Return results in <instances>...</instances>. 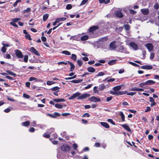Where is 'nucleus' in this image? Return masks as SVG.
Instances as JSON below:
<instances>
[{
    "mask_svg": "<svg viewBox=\"0 0 159 159\" xmlns=\"http://www.w3.org/2000/svg\"><path fill=\"white\" fill-rule=\"evenodd\" d=\"M59 89V88L57 86H56L54 87H53L52 89V90L54 91H58V90Z\"/></svg>",
    "mask_w": 159,
    "mask_h": 159,
    "instance_id": "44",
    "label": "nucleus"
},
{
    "mask_svg": "<svg viewBox=\"0 0 159 159\" xmlns=\"http://www.w3.org/2000/svg\"><path fill=\"white\" fill-rule=\"evenodd\" d=\"M138 88L134 87L133 88H131L129 89V90L130 91H137V90Z\"/></svg>",
    "mask_w": 159,
    "mask_h": 159,
    "instance_id": "51",
    "label": "nucleus"
},
{
    "mask_svg": "<svg viewBox=\"0 0 159 159\" xmlns=\"http://www.w3.org/2000/svg\"><path fill=\"white\" fill-rule=\"evenodd\" d=\"M116 61L115 60H111L109 61L108 63L110 65H112L115 64Z\"/></svg>",
    "mask_w": 159,
    "mask_h": 159,
    "instance_id": "41",
    "label": "nucleus"
},
{
    "mask_svg": "<svg viewBox=\"0 0 159 159\" xmlns=\"http://www.w3.org/2000/svg\"><path fill=\"white\" fill-rule=\"evenodd\" d=\"M136 93V92H130L127 93V95H128L133 96L135 95Z\"/></svg>",
    "mask_w": 159,
    "mask_h": 159,
    "instance_id": "50",
    "label": "nucleus"
},
{
    "mask_svg": "<svg viewBox=\"0 0 159 159\" xmlns=\"http://www.w3.org/2000/svg\"><path fill=\"white\" fill-rule=\"evenodd\" d=\"M82 81H83V80H81V79H80V80H73L70 81V82L72 83L76 84V83H79L81 82Z\"/></svg>",
    "mask_w": 159,
    "mask_h": 159,
    "instance_id": "25",
    "label": "nucleus"
},
{
    "mask_svg": "<svg viewBox=\"0 0 159 159\" xmlns=\"http://www.w3.org/2000/svg\"><path fill=\"white\" fill-rule=\"evenodd\" d=\"M119 115L121 116V118L122 121H125V116L123 112L122 111L120 112Z\"/></svg>",
    "mask_w": 159,
    "mask_h": 159,
    "instance_id": "27",
    "label": "nucleus"
},
{
    "mask_svg": "<svg viewBox=\"0 0 159 159\" xmlns=\"http://www.w3.org/2000/svg\"><path fill=\"white\" fill-rule=\"evenodd\" d=\"M49 15L48 14H45L43 15V20L45 21L48 18Z\"/></svg>",
    "mask_w": 159,
    "mask_h": 159,
    "instance_id": "26",
    "label": "nucleus"
},
{
    "mask_svg": "<svg viewBox=\"0 0 159 159\" xmlns=\"http://www.w3.org/2000/svg\"><path fill=\"white\" fill-rule=\"evenodd\" d=\"M30 51L37 56H39L40 55L38 52L33 47H31L30 48Z\"/></svg>",
    "mask_w": 159,
    "mask_h": 159,
    "instance_id": "6",
    "label": "nucleus"
},
{
    "mask_svg": "<svg viewBox=\"0 0 159 159\" xmlns=\"http://www.w3.org/2000/svg\"><path fill=\"white\" fill-rule=\"evenodd\" d=\"M121 88V87L120 86H118L116 87H115L113 88V89L114 91H118L120 90Z\"/></svg>",
    "mask_w": 159,
    "mask_h": 159,
    "instance_id": "28",
    "label": "nucleus"
},
{
    "mask_svg": "<svg viewBox=\"0 0 159 159\" xmlns=\"http://www.w3.org/2000/svg\"><path fill=\"white\" fill-rule=\"evenodd\" d=\"M98 28V26H93L90 28L89 29V32H92L95 30H97Z\"/></svg>",
    "mask_w": 159,
    "mask_h": 159,
    "instance_id": "12",
    "label": "nucleus"
},
{
    "mask_svg": "<svg viewBox=\"0 0 159 159\" xmlns=\"http://www.w3.org/2000/svg\"><path fill=\"white\" fill-rule=\"evenodd\" d=\"M108 39L107 37H105L100 39V41L102 42H104L107 40Z\"/></svg>",
    "mask_w": 159,
    "mask_h": 159,
    "instance_id": "42",
    "label": "nucleus"
},
{
    "mask_svg": "<svg viewBox=\"0 0 159 159\" xmlns=\"http://www.w3.org/2000/svg\"><path fill=\"white\" fill-rule=\"evenodd\" d=\"M28 55H25L24 57V61L25 62H27L28 61Z\"/></svg>",
    "mask_w": 159,
    "mask_h": 159,
    "instance_id": "43",
    "label": "nucleus"
},
{
    "mask_svg": "<svg viewBox=\"0 0 159 159\" xmlns=\"http://www.w3.org/2000/svg\"><path fill=\"white\" fill-rule=\"evenodd\" d=\"M10 23L11 25L14 27H18V25L17 24H16L15 22L11 21L10 22Z\"/></svg>",
    "mask_w": 159,
    "mask_h": 159,
    "instance_id": "47",
    "label": "nucleus"
},
{
    "mask_svg": "<svg viewBox=\"0 0 159 159\" xmlns=\"http://www.w3.org/2000/svg\"><path fill=\"white\" fill-rule=\"evenodd\" d=\"M125 30H129L130 28V26L128 25H124Z\"/></svg>",
    "mask_w": 159,
    "mask_h": 159,
    "instance_id": "35",
    "label": "nucleus"
},
{
    "mask_svg": "<svg viewBox=\"0 0 159 159\" xmlns=\"http://www.w3.org/2000/svg\"><path fill=\"white\" fill-rule=\"evenodd\" d=\"M73 148L74 149V150H77V149L78 147V146L76 144V143L73 144Z\"/></svg>",
    "mask_w": 159,
    "mask_h": 159,
    "instance_id": "58",
    "label": "nucleus"
},
{
    "mask_svg": "<svg viewBox=\"0 0 159 159\" xmlns=\"http://www.w3.org/2000/svg\"><path fill=\"white\" fill-rule=\"evenodd\" d=\"M43 136L46 138H49L50 136V135L49 134L45 133L43 134Z\"/></svg>",
    "mask_w": 159,
    "mask_h": 159,
    "instance_id": "40",
    "label": "nucleus"
},
{
    "mask_svg": "<svg viewBox=\"0 0 159 159\" xmlns=\"http://www.w3.org/2000/svg\"><path fill=\"white\" fill-rule=\"evenodd\" d=\"M93 91L95 93H98V91L97 89V87L95 86L93 88Z\"/></svg>",
    "mask_w": 159,
    "mask_h": 159,
    "instance_id": "61",
    "label": "nucleus"
},
{
    "mask_svg": "<svg viewBox=\"0 0 159 159\" xmlns=\"http://www.w3.org/2000/svg\"><path fill=\"white\" fill-rule=\"evenodd\" d=\"M112 98V97H109L107 98L106 100L107 102H108L111 100Z\"/></svg>",
    "mask_w": 159,
    "mask_h": 159,
    "instance_id": "57",
    "label": "nucleus"
},
{
    "mask_svg": "<svg viewBox=\"0 0 159 159\" xmlns=\"http://www.w3.org/2000/svg\"><path fill=\"white\" fill-rule=\"evenodd\" d=\"M89 39V36L88 35H85L82 36L81 37L80 39L82 41H85Z\"/></svg>",
    "mask_w": 159,
    "mask_h": 159,
    "instance_id": "24",
    "label": "nucleus"
},
{
    "mask_svg": "<svg viewBox=\"0 0 159 159\" xmlns=\"http://www.w3.org/2000/svg\"><path fill=\"white\" fill-rule=\"evenodd\" d=\"M89 101L92 102H100L101 101L100 98H96L95 96H92L90 97L89 99Z\"/></svg>",
    "mask_w": 159,
    "mask_h": 159,
    "instance_id": "3",
    "label": "nucleus"
},
{
    "mask_svg": "<svg viewBox=\"0 0 159 159\" xmlns=\"http://www.w3.org/2000/svg\"><path fill=\"white\" fill-rule=\"evenodd\" d=\"M15 53L16 56L19 58H23V56L22 52L19 50H16Z\"/></svg>",
    "mask_w": 159,
    "mask_h": 159,
    "instance_id": "5",
    "label": "nucleus"
},
{
    "mask_svg": "<svg viewBox=\"0 0 159 159\" xmlns=\"http://www.w3.org/2000/svg\"><path fill=\"white\" fill-rule=\"evenodd\" d=\"M30 122L29 121H27L21 123V125L24 126H28L30 124Z\"/></svg>",
    "mask_w": 159,
    "mask_h": 159,
    "instance_id": "14",
    "label": "nucleus"
},
{
    "mask_svg": "<svg viewBox=\"0 0 159 159\" xmlns=\"http://www.w3.org/2000/svg\"><path fill=\"white\" fill-rule=\"evenodd\" d=\"M116 42L113 41L111 42L110 44L109 48L113 50L116 48V45L115 43Z\"/></svg>",
    "mask_w": 159,
    "mask_h": 159,
    "instance_id": "9",
    "label": "nucleus"
},
{
    "mask_svg": "<svg viewBox=\"0 0 159 159\" xmlns=\"http://www.w3.org/2000/svg\"><path fill=\"white\" fill-rule=\"evenodd\" d=\"M145 85H147L145 84V82L144 83H141L139 84V86L141 88H143L144 86Z\"/></svg>",
    "mask_w": 159,
    "mask_h": 159,
    "instance_id": "62",
    "label": "nucleus"
},
{
    "mask_svg": "<svg viewBox=\"0 0 159 159\" xmlns=\"http://www.w3.org/2000/svg\"><path fill=\"white\" fill-rule=\"evenodd\" d=\"M104 75L103 72H99L97 75V76H103Z\"/></svg>",
    "mask_w": 159,
    "mask_h": 159,
    "instance_id": "53",
    "label": "nucleus"
},
{
    "mask_svg": "<svg viewBox=\"0 0 159 159\" xmlns=\"http://www.w3.org/2000/svg\"><path fill=\"white\" fill-rule=\"evenodd\" d=\"M72 8V6L70 4H67L66 6V9L68 10Z\"/></svg>",
    "mask_w": 159,
    "mask_h": 159,
    "instance_id": "49",
    "label": "nucleus"
},
{
    "mask_svg": "<svg viewBox=\"0 0 159 159\" xmlns=\"http://www.w3.org/2000/svg\"><path fill=\"white\" fill-rule=\"evenodd\" d=\"M6 72L11 75L13 76H15L16 75L15 73L9 70H7Z\"/></svg>",
    "mask_w": 159,
    "mask_h": 159,
    "instance_id": "29",
    "label": "nucleus"
},
{
    "mask_svg": "<svg viewBox=\"0 0 159 159\" xmlns=\"http://www.w3.org/2000/svg\"><path fill=\"white\" fill-rule=\"evenodd\" d=\"M4 57L5 58H7L8 59H10L11 58V55L9 54H7L6 55H4Z\"/></svg>",
    "mask_w": 159,
    "mask_h": 159,
    "instance_id": "37",
    "label": "nucleus"
},
{
    "mask_svg": "<svg viewBox=\"0 0 159 159\" xmlns=\"http://www.w3.org/2000/svg\"><path fill=\"white\" fill-rule=\"evenodd\" d=\"M20 18H13L12 20V21L13 22H17L18 21L20 20Z\"/></svg>",
    "mask_w": 159,
    "mask_h": 159,
    "instance_id": "39",
    "label": "nucleus"
},
{
    "mask_svg": "<svg viewBox=\"0 0 159 159\" xmlns=\"http://www.w3.org/2000/svg\"><path fill=\"white\" fill-rule=\"evenodd\" d=\"M25 38L26 39H28L29 40H31V38L30 37V34H27L25 36Z\"/></svg>",
    "mask_w": 159,
    "mask_h": 159,
    "instance_id": "64",
    "label": "nucleus"
},
{
    "mask_svg": "<svg viewBox=\"0 0 159 159\" xmlns=\"http://www.w3.org/2000/svg\"><path fill=\"white\" fill-rule=\"evenodd\" d=\"M34 80L35 82H39L41 80H38L37 79V78L33 77H31L30 78H29V81H30Z\"/></svg>",
    "mask_w": 159,
    "mask_h": 159,
    "instance_id": "21",
    "label": "nucleus"
},
{
    "mask_svg": "<svg viewBox=\"0 0 159 159\" xmlns=\"http://www.w3.org/2000/svg\"><path fill=\"white\" fill-rule=\"evenodd\" d=\"M154 53L152 52L151 53L150 56V59H152L154 58Z\"/></svg>",
    "mask_w": 159,
    "mask_h": 159,
    "instance_id": "59",
    "label": "nucleus"
},
{
    "mask_svg": "<svg viewBox=\"0 0 159 159\" xmlns=\"http://www.w3.org/2000/svg\"><path fill=\"white\" fill-rule=\"evenodd\" d=\"M55 107L57 108L60 109L63 106L62 105L59 104H56L55 105Z\"/></svg>",
    "mask_w": 159,
    "mask_h": 159,
    "instance_id": "32",
    "label": "nucleus"
},
{
    "mask_svg": "<svg viewBox=\"0 0 159 159\" xmlns=\"http://www.w3.org/2000/svg\"><path fill=\"white\" fill-rule=\"evenodd\" d=\"M90 94L89 93H85L81 95L80 93L77 92L74 94L72 96L69 98V100H73L76 97H77L78 100H81L82 99H86V98L89 97Z\"/></svg>",
    "mask_w": 159,
    "mask_h": 159,
    "instance_id": "1",
    "label": "nucleus"
},
{
    "mask_svg": "<svg viewBox=\"0 0 159 159\" xmlns=\"http://www.w3.org/2000/svg\"><path fill=\"white\" fill-rule=\"evenodd\" d=\"M107 121L108 122L111 123L113 125H115V123L113 121V120L111 119H108L107 120Z\"/></svg>",
    "mask_w": 159,
    "mask_h": 159,
    "instance_id": "54",
    "label": "nucleus"
},
{
    "mask_svg": "<svg viewBox=\"0 0 159 159\" xmlns=\"http://www.w3.org/2000/svg\"><path fill=\"white\" fill-rule=\"evenodd\" d=\"M76 77V75H75L73 77H70L68 78H65V80H71L72 79H73L74 78H75Z\"/></svg>",
    "mask_w": 159,
    "mask_h": 159,
    "instance_id": "48",
    "label": "nucleus"
},
{
    "mask_svg": "<svg viewBox=\"0 0 159 159\" xmlns=\"http://www.w3.org/2000/svg\"><path fill=\"white\" fill-rule=\"evenodd\" d=\"M125 50V49L123 47V46H119V48L117 49V50H118V51H119V52H124V51Z\"/></svg>",
    "mask_w": 159,
    "mask_h": 159,
    "instance_id": "23",
    "label": "nucleus"
},
{
    "mask_svg": "<svg viewBox=\"0 0 159 159\" xmlns=\"http://www.w3.org/2000/svg\"><path fill=\"white\" fill-rule=\"evenodd\" d=\"M31 9L30 8H28L26 10L23 11V13H28L30 11Z\"/></svg>",
    "mask_w": 159,
    "mask_h": 159,
    "instance_id": "34",
    "label": "nucleus"
},
{
    "mask_svg": "<svg viewBox=\"0 0 159 159\" xmlns=\"http://www.w3.org/2000/svg\"><path fill=\"white\" fill-rule=\"evenodd\" d=\"M77 62L79 65L80 66H81L83 64V62L81 60L78 59L77 60Z\"/></svg>",
    "mask_w": 159,
    "mask_h": 159,
    "instance_id": "36",
    "label": "nucleus"
},
{
    "mask_svg": "<svg viewBox=\"0 0 159 159\" xmlns=\"http://www.w3.org/2000/svg\"><path fill=\"white\" fill-rule=\"evenodd\" d=\"M141 68L144 69L151 70L153 67L151 65H145L141 66Z\"/></svg>",
    "mask_w": 159,
    "mask_h": 159,
    "instance_id": "10",
    "label": "nucleus"
},
{
    "mask_svg": "<svg viewBox=\"0 0 159 159\" xmlns=\"http://www.w3.org/2000/svg\"><path fill=\"white\" fill-rule=\"evenodd\" d=\"M53 101L56 102H64L65 100L63 98H57L54 99Z\"/></svg>",
    "mask_w": 159,
    "mask_h": 159,
    "instance_id": "18",
    "label": "nucleus"
},
{
    "mask_svg": "<svg viewBox=\"0 0 159 159\" xmlns=\"http://www.w3.org/2000/svg\"><path fill=\"white\" fill-rule=\"evenodd\" d=\"M145 46L149 51H151L153 50V46L152 43H147L145 45Z\"/></svg>",
    "mask_w": 159,
    "mask_h": 159,
    "instance_id": "7",
    "label": "nucleus"
},
{
    "mask_svg": "<svg viewBox=\"0 0 159 159\" xmlns=\"http://www.w3.org/2000/svg\"><path fill=\"white\" fill-rule=\"evenodd\" d=\"M71 58L72 59L75 61H76V59L77 57H76V56L75 54H72L71 55Z\"/></svg>",
    "mask_w": 159,
    "mask_h": 159,
    "instance_id": "33",
    "label": "nucleus"
},
{
    "mask_svg": "<svg viewBox=\"0 0 159 159\" xmlns=\"http://www.w3.org/2000/svg\"><path fill=\"white\" fill-rule=\"evenodd\" d=\"M154 8L156 9H157L159 8V5L157 3L155 4L154 6Z\"/></svg>",
    "mask_w": 159,
    "mask_h": 159,
    "instance_id": "55",
    "label": "nucleus"
},
{
    "mask_svg": "<svg viewBox=\"0 0 159 159\" xmlns=\"http://www.w3.org/2000/svg\"><path fill=\"white\" fill-rule=\"evenodd\" d=\"M121 126L122 127L124 128L128 132H131V130L129 127L127 125L124 124L123 125H121Z\"/></svg>",
    "mask_w": 159,
    "mask_h": 159,
    "instance_id": "15",
    "label": "nucleus"
},
{
    "mask_svg": "<svg viewBox=\"0 0 159 159\" xmlns=\"http://www.w3.org/2000/svg\"><path fill=\"white\" fill-rule=\"evenodd\" d=\"M106 88L105 86L103 84H102L99 85V89L101 91H102Z\"/></svg>",
    "mask_w": 159,
    "mask_h": 159,
    "instance_id": "22",
    "label": "nucleus"
},
{
    "mask_svg": "<svg viewBox=\"0 0 159 159\" xmlns=\"http://www.w3.org/2000/svg\"><path fill=\"white\" fill-rule=\"evenodd\" d=\"M141 11L143 14L144 15H147L149 13L148 9L147 8L142 9Z\"/></svg>",
    "mask_w": 159,
    "mask_h": 159,
    "instance_id": "11",
    "label": "nucleus"
},
{
    "mask_svg": "<svg viewBox=\"0 0 159 159\" xmlns=\"http://www.w3.org/2000/svg\"><path fill=\"white\" fill-rule=\"evenodd\" d=\"M87 70L90 72L93 73L95 71V70L92 67H89L87 68Z\"/></svg>",
    "mask_w": 159,
    "mask_h": 159,
    "instance_id": "20",
    "label": "nucleus"
},
{
    "mask_svg": "<svg viewBox=\"0 0 159 159\" xmlns=\"http://www.w3.org/2000/svg\"><path fill=\"white\" fill-rule=\"evenodd\" d=\"M61 53L63 54L67 55H70L71 54L70 52L66 50L63 51L61 52Z\"/></svg>",
    "mask_w": 159,
    "mask_h": 159,
    "instance_id": "30",
    "label": "nucleus"
},
{
    "mask_svg": "<svg viewBox=\"0 0 159 159\" xmlns=\"http://www.w3.org/2000/svg\"><path fill=\"white\" fill-rule=\"evenodd\" d=\"M68 62L69 63V64L70 65V71H72L75 68V65L73 63H72V62H70L69 61H68Z\"/></svg>",
    "mask_w": 159,
    "mask_h": 159,
    "instance_id": "17",
    "label": "nucleus"
},
{
    "mask_svg": "<svg viewBox=\"0 0 159 159\" xmlns=\"http://www.w3.org/2000/svg\"><path fill=\"white\" fill-rule=\"evenodd\" d=\"M57 22H59L61 21L65 20L66 19V17H61L59 18H57Z\"/></svg>",
    "mask_w": 159,
    "mask_h": 159,
    "instance_id": "31",
    "label": "nucleus"
},
{
    "mask_svg": "<svg viewBox=\"0 0 159 159\" xmlns=\"http://www.w3.org/2000/svg\"><path fill=\"white\" fill-rule=\"evenodd\" d=\"M89 116H90L89 114L88 113H85L84 114V115H83V117H89Z\"/></svg>",
    "mask_w": 159,
    "mask_h": 159,
    "instance_id": "56",
    "label": "nucleus"
},
{
    "mask_svg": "<svg viewBox=\"0 0 159 159\" xmlns=\"http://www.w3.org/2000/svg\"><path fill=\"white\" fill-rule=\"evenodd\" d=\"M100 124L102 125L106 128H108L109 127V125L106 122H100Z\"/></svg>",
    "mask_w": 159,
    "mask_h": 159,
    "instance_id": "19",
    "label": "nucleus"
},
{
    "mask_svg": "<svg viewBox=\"0 0 159 159\" xmlns=\"http://www.w3.org/2000/svg\"><path fill=\"white\" fill-rule=\"evenodd\" d=\"M88 0H83L80 4V6H82L84 5L88 1Z\"/></svg>",
    "mask_w": 159,
    "mask_h": 159,
    "instance_id": "38",
    "label": "nucleus"
},
{
    "mask_svg": "<svg viewBox=\"0 0 159 159\" xmlns=\"http://www.w3.org/2000/svg\"><path fill=\"white\" fill-rule=\"evenodd\" d=\"M35 129L33 127H31L30 128L29 131L30 132H33L35 131Z\"/></svg>",
    "mask_w": 159,
    "mask_h": 159,
    "instance_id": "60",
    "label": "nucleus"
},
{
    "mask_svg": "<svg viewBox=\"0 0 159 159\" xmlns=\"http://www.w3.org/2000/svg\"><path fill=\"white\" fill-rule=\"evenodd\" d=\"M21 1V0H17L14 4L13 5V6L14 7H16L17 5V3L19 2H20Z\"/></svg>",
    "mask_w": 159,
    "mask_h": 159,
    "instance_id": "46",
    "label": "nucleus"
},
{
    "mask_svg": "<svg viewBox=\"0 0 159 159\" xmlns=\"http://www.w3.org/2000/svg\"><path fill=\"white\" fill-rule=\"evenodd\" d=\"M70 147L67 144L63 145L61 148V149L63 151L67 152L70 149Z\"/></svg>",
    "mask_w": 159,
    "mask_h": 159,
    "instance_id": "4",
    "label": "nucleus"
},
{
    "mask_svg": "<svg viewBox=\"0 0 159 159\" xmlns=\"http://www.w3.org/2000/svg\"><path fill=\"white\" fill-rule=\"evenodd\" d=\"M127 92L126 91H111L110 93L114 95H120L125 94Z\"/></svg>",
    "mask_w": 159,
    "mask_h": 159,
    "instance_id": "2",
    "label": "nucleus"
},
{
    "mask_svg": "<svg viewBox=\"0 0 159 159\" xmlns=\"http://www.w3.org/2000/svg\"><path fill=\"white\" fill-rule=\"evenodd\" d=\"M23 96L24 97L26 98H27V99H29L30 98V96L26 94H25V93L23 94Z\"/></svg>",
    "mask_w": 159,
    "mask_h": 159,
    "instance_id": "52",
    "label": "nucleus"
},
{
    "mask_svg": "<svg viewBox=\"0 0 159 159\" xmlns=\"http://www.w3.org/2000/svg\"><path fill=\"white\" fill-rule=\"evenodd\" d=\"M155 82L152 80H148L145 82V84L147 85H150L154 84Z\"/></svg>",
    "mask_w": 159,
    "mask_h": 159,
    "instance_id": "16",
    "label": "nucleus"
},
{
    "mask_svg": "<svg viewBox=\"0 0 159 159\" xmlns=\"http://www.w3.org/2000/svg\"><path fill=\"white\" fill-rule=\"evenodd\" d=\"M115 14L117 16L120 18H121L123 16V15L120 11H116L115 12Z\"/></svg>",
    "mask_w": 159,
    "mask_h": 159,
    "instance_id": "13",
    "label": "nucleus"
},
{
    "mask_svg": "<svg viewBox=\"0 0 159 159\" xmlns=\"http://www.w3.org/2000/svg\"><path fill=\"white\" fill-rule=\"evenodd\" d=\"M6 50L7 49L4 47H3L1 48V51L4 53L5 52Z\"/></svg>",
    "mask_w": 159,
    "mask_h": 159,
    "instance_id": "63",
    "label": "nucleus"
},
{
    "mask_svg": "<svg viewBox=\"0 0 159 159\" xmlns=\"http://www.w3.org/2000/svg\"><path fill=\"white\" fill-rule=\"evenodd\" d=\"M129 45L134 50H136L138 49V46L134 43H130Z\"/></svg>",
    "mask_w": 159,
    "mask_h": 159,
    "instance_id": "8",
    "label": "nucleus"
},
{
    "mask_svg": "<svg viewBox=\"0 0 159 159\" xmlns=\"http://www.w3.org/2000/svg\"><path fill=\"white\" fill-rule=\"evenodd\" d=\"M55 83L54 82L50 81H48L47 82V84L48 85H51Z\"/></svg>",
    "mask_w": 159,
    "mask_h": 159,
    "instance_id": "45",
    "label": "nucleus"
}]
</instances>
